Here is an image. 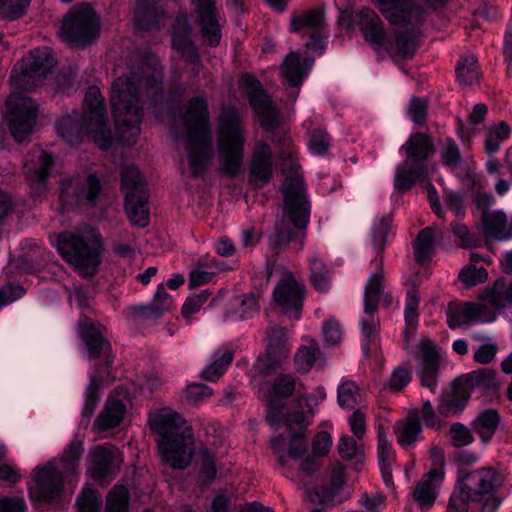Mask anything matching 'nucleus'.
<instances>
[{
  "label": "nucleus",
  "mask_w": 512,
  "mask_h": 512,
  "mask_svg": "<svg viewBox=\"0 0 512 512\" xmlns=\"http://www.w3.org/2000/svg\"><path fill=\"white\" fill-rule=\"evenodd\" d=\"M160 59L149 53L133 61L129 74L117 77L111 88L110 104L116 126L139 127L143 117L142 98L157 101L163 87Z\"/></svg>",
  "instance_id": "obj_1"
},
{
  "label": "nucleus",
  "mask_w": 512,
  "mask_h": 512,
  "mask_svg": "<svg viewBox=\"0 0 512 512\" xmlns=\"http://www.w3.org/2000/svg\"><path fill=\"white\" fill-rule=\"evenodd\" d=\"M280 159L281 171L287 174L281 188L284 196L283 215L277 218L268 243L275 253L282 252L290 243L296 251H301L310 219V202L303 177L299 174L300 165L295 152L292 149L281 150Z\"/></svg>",
  "instance_id": "obj_2"
},
{
  "label": "nucleus",
  "mask_w": 512,
  "mask_h": 512,
  "mask_svg": "<svg viewBox=\"0 0 512 512\" xmlns=\"http://www.w3.org/2000/svg\"><path fill=\"white\" fill-rule=\"evenodd\" d=\"M104 98L97 86H89L83 100V113L75 110L61 117L56 123L57 134L69 145H78L84 136L91 135L98 147L106 151L111 147L112 136L107 122Z\"/></svg>",
  "instance_id": "obj_3"
},
{
  "label": "nucleus",
  "mask_w": 512,
  "mask_h": 512,
  "mask_svg": "<svg viewBox=\"0 0 512 512\" xmlns=\"http://www.w3.org/2000/svg\"><path fill=\"white\" fill-rule=\"evenodd\" d=\"M384 17L400 28L389 39L387 52L394 61L412 58L418 49L422 33L420 26L425 22L427 11L415 0H378Z\"/></svg>",
  "instance_id": "obj_4"
},
{
  "label": "nucleus",
  "mask_w": 512,
  "mask_h": 512,
  "mask_svg": "<svg viewBox=\"0 0 512 512\" xmlns=\"http://www.w3.org/2000/svg\"><path fill=\"white\" fill-rule=\"evenodd\" d=\"M149 424L159 437L158 448L163 460L172 468H186L194 453L191 426L178 412L168 407L150 414Z\"/></svg>",
  "instance_id": "obj_5"
},
{
  "label": "nucleus",
  "mask_w": 512,
  "mask_h": 512,
  "mask_svg": "<svg viewBox=\"0 0 512 512\" xmlns=\"http://www.w3.org/2000/svg\"><path fill=\"white\" fill-rule=\"evenodd\" d=\"M186 128L185 150L191 177L204 176L212 158V137L208 103L205 97L191 98L182 115Z\"/></svg>",
  "instance_id": "obj_6"
},
{
  "label": "nucleus",
  "mask_w": 512,
  "mask_h": 512,
  "mask_svg": "<svg viewBox=\"0 0 512 512\" xmlns=\"http://www.w3.org/2000/svg\"><path fill=\"white\" fill-rule=\"evenodd\" d=\"M219 170L227 177H236L244 162L246 130L240 111L229 104L222 105L217 124Z\"/></svg>",
  "instance_id": "obj_7"
},
{
  "label": "nucleus",
  "mask_w": 512,
  "mask_h": 512,
  "mask_svg": "<svg viewBox=\"0 0 512 512\" xmlns=\"http://www.w3.org/2000/svg\"><path fill=\"white\" fill-rule=\"evenodd\" d=\"M57 250L83 277H93L101 264L103 245L99 233L92 228L58 235Z\"/></svg>",
  "instance_id": "obj_8"
},
{
  "label": "nucleus",
  "mask_w": 512,
  "mask_h": 512,
  "mask_svg": "<svg viewBox=\"0 0 512 512\" xmlns=\"http://www.w3.org/2000/svg\"><path fill=\"white\" fill-rule=\"evenodd\" d=\"M83 452V442L74 439L64 450L59 467H56L54 463H49L35 470V493L39 501L51 502L59 497L63 489V479L77 473ZM30 494L33 497L34 492Z\"/></svg>",
  "instance_id": "obj_9"
},
{
  "label": "nucleus",
  "mask_w": 512,
  "mask_h": 512,
  "mask_svg": "<svg viewBox=\"0 0 512 512\" xmlns=\"http://www.w3.org/2000/svg\"><path fill=\"white\" fill-rule=\"evenodd\" d=\"M406 159L396 169L394 187L404 193L409 191L414 184L424 181L428 176L427 159L435 153L433 138L423 132L412 134L406 143L402 145Z\"/></svg>",
  "instance_id": "obj_10"
},
{
  "label": "nucleus",
  "mask_w": 512,
  "mask_h": 512,
  "mask_svg": "<svg viewBox=\"0 0 512 512\" xmlns=\"http://www.w3.org/2000/svg\"><path fill=\"white\" fill-rule=\"evenodd\" d=\"M101 28V18L95 9L82 2L71 6L63 16L60 36L71 47L84 48L99 38Z\"/></svg>",
  "instance_id": "obj_11"
},
{
  "label": "nucleus",
  "mask_w": 512,
  "mask_h": 512,
  "mask_svg": "<svg viewBox=\"0 0 512 512\" xmlns=\"http://www.w3.org/2000/svg\"><path fill=\"white\" fill-rule=\"evenodd\" d=\"M55 65L56 60L50 49H34L14 66L10 81L19 89L33 90Z\"/></svg>",
  "instance_id": "obj_12"
},
{
  "label": "nucleus",
  "mask_w": 512,
  "mask_h": 512,
  "mask_svg": "<svg viewBox=\"0 0 512 512\" xmlns=\"http://www.w3.org/2000/svg\"><path fill=\"white\" fill-rule=\"evenodd\" d=\"M6 120L11 135L17 142L24 141L32 132L37 117V105L29 97L12 93L6 100Z\"/></svg>",
  "instance_id": "obj_13"
},
{
  "label": "nucleus",
  "mask_w": 512,
  "mask_h": 512,
  "mask_svg": "<svg viewBox=\"0 0 512 512\" xmlns=\"http://www.w3.org/2000/svg\"><path fill=\"white\" fill-rule=\"evenodd\" d=\"M326 26L324 9L314 8L294 12L290 18L289 31L308 38L305 43L307 49L323 50Z\"/></svg>",
  "instance_id": "obj_14"
},
{
  "label": "nucleus",
  "mask_w": 512,
  "mask_h": 512,
  "mask_svg": "<svg viewBox=\"0 0 512 512\" xmlns=\"http://www.w3.org/2000/svg\"><path fill=\"white\" fill-rule=\"evenodd\" d=\"M266 353L260 356L255 370L260 375H269L286 361L290 354L288 331L281 325L270 324L266 330Z\"/></svg>",
  "instance_id": "obj_15"
},
{
  "label": "nucleus",
  "mask_w": 512,
  "mask_h": 512,
  "mask_svg": "<svg viewBox=\"0 0 512 512\" xmlns=\"http://www.w3.org/2000/svg\"><path fill=\"white\" fill-rule=\"evenodd\" d=\"M243 84L249 104L265 132H274L281 125L279 109L263 90L261 82L253 76H245Z\"/></svg>",
  "instance_id": "obj_16"
},
{
  "label": "nucleus",
  "mask_w": 512,
  "mask_h": 512,
  "mask_svg": "<svg viewBox=\"0 0 512 512\" xmlns=\"http://www.w3.org/2000/svg\"><path fill=\"white\" fill-rule=\"evenodd\" d=\"M101 191L100 179L95 174L64 178L61 180L60 200L67 208L77 205L94 206Z\"/></svg>",
  "instance_id": "obj_17"
},
{
  "label": "nucleus",
  "mask_w": 512,
  "mask_h": 512,
  "mask_svg": "<svg viewBox=\"0 0 512 512\" xmlns=\"http://www.w3.org/2000/svg\"><path fill=\"white\" fill-rule=\"evenodd\" d=\"M305 285L293 276L285 273L273 291V298L284 314L298 320L301 317Z\"/></svg>",
  "instance_id": "obj_18"
},
{
  "label": "nucleus",
  "mask_w": 512,
  "mask_h": 512,
  "mask_svg": "<svg viewBox=\"0 0 512 512\" xmlns=\"http://www.w3.org/2000/svg\"><path fill=\"white\" fill-rule=\"evenodd\" d=\"M78 336L83 342L89 359H98L104 357V365L106 367L102 374L110 376L109 368L114 362V355L110 341L104 336L102 330L96 327L88 320L80 321L77 326Z\"/></svg>",
  "instance_id": "obj_19"
},
{
  "label": "nucleus",
  "mask_w": 512,
  "mask_h": 512,
  "mask_svg": "<svg viewBox=\"0 0 512 512\" xmlns=\"http://www.w3.org/2000/svg\"><path fill=\"white\" fill-rule=\"evenodd\" d=\"M118 451L113 446H95L90 450V476L101 484H108L119 470Z\"/></svg>",
  "instance_id": "obj_20"
},
{
  "label": "nucleus",
  "mask_w": 512,
  "mask_h": 512,
  "mask_svg": "<svg viewBox=\"0 0 512 512\" xmlns=\"http://www.w3.org/2000/svg\"><path fill=\"white\" fill-rule=\"evenodd\" d=\"M200 33L205 44L216 47L221 41V24L216 0H192Z\"/></svg>",
  "instance_id": "obj_21"
},
{
  "label": "nucleus",
  "mask_w": 512,
  "mask_h": 512,
  "mask_svg": "<svg viewBox=\"0 0 512 512\" xmlns=\"http://www.w3.org/2000/svg\"><path fill=\"white\" fill-rule=\"evenodd\" d=\"M503 481V475L492 467L480 468L460 476V484L477 501L481 496L490 495Z\"/></svg>",
  "instance_id": "obj_22"
},
{
  "label": "nucleus",
  "mask_w": 512,
  "mask_h": 512,
  "mask_svg": "<svg viewBox=\"0 0 512 512\" xmlns=\"http://www.w3.org/2000/svg\"><path fill=\"white\" fill-rule=\"evenodd\" d=\"M172 47L178 51L185 61L194 65L197 74L200 67V55L192 41V28L184 13H179L172 25Z\"/></svg>",
  "instance_id": "obj_23"
},
{
  "label": "nucleus",
  "mask_w": 512,
  "mask_h": 512,
  "mask_svg": "<svg viewBox=\"0 0 512 512\" xmlns=\"http://www.w3.org/2000/svg\"><path fill=\"white\" fill-rule=\"evenodd\" d=\"M415 358L420 360L418 376L421 386L435 392L438 384L439 355L435 345L428 338L421 339Z\"/></svg>",
  "instance_id": "obj_24"
},
{
  "label": "nucleus",
  "mask_w": 512,
  "mask_h": 512,
  "mask_svg": "<svg viewBox=\"0 0 512 512\" xmlns=\"http://www.w3.org/2000/svg\"><path fill=\"white\" fill-rule=\"evenodd\" d=\"M372 263L375 264L376 270L370 275L364 291V312L371 316L376 313L380 301L384 307H389L393 302L392 295L384 292L382 257L374 259Z\"/></svg>",
  "instance_id": "obj_25"
},
{
  "label": "nucleus",
  "mask_w": 512,
  "mask_h": 512,
  "mask_svg": "<svg viewBox=\"0 0 512 512\" xmlns=\"http://www.w3.org/2000/svg\"><path fill=\"white\" fill-rule=\"evenodd\" d=\"M273 178L272 151L270 146L258 141L255 144L249 166L248 183L254 188H262Z\"/></svg>",
  "instance_id": "obj_26"
},
{
  "label": "nucleus",
  "mask_w": 512,
  "mask_h": 512,
  "mask_svg": "<svg viewBox=\"0 0 512 512\" xmlns=\"http://www.w3.org/2000/svg\"><path fill=\"white\" fill-rule=\"evenodd\" d=\"M53 160L41 147H32L24 157L23 169L27 181L37 189L45 187Z\"/></svg>",
  "instance_id": "obj_27"
},
{
  "label": "nucleus",
  "mask_w": 512,
  "mask_h": 512,
  "mask_svg": "<svg viewBox=\"0 0 512 512\" xmlns=\"http://www.w3.org/2000/svg\"><path fill=\"white\" fill-rule=\"evenodd\" d=\"M360 30L372 48L377 51H385L386 47L390 48L389 37L382 26L380 17L369 8H364L360 11Z\"/></svg>",
  "instance_id": "obj_28"
},
{
  "label": "nucleus",
  "mask_w": 512,
  "mask_h": 512,
  "mask_svg": "<svg viewBox=\"0 0 512 512\" xmlns=\"http://www.w3.org/2000/svg\"><path fill=\"white\" fill-rule=\"evenodd\" d=\"M443 477L444 472L441 468H433L424 474L416 484L413 491V500L422 511L429 510L433 506Z\"/></svg>",
  "instance_id": "obj_29"
},
{
  "label": "nucleus",
  "mask_w": 512,
  "mask_h": 512,
  "mask_svg": "<svg viewBox=\"0 0 512 512\" xmlns=\"http://www.w3.org/2000/svg\"><path fill=\"white\" fill-rule=\"evenodd\" d=\"M470 392L460 378H457L450 389L443 392L439 398L437 412L441 417L460 414L466 406Z\"/></svg>",
  "instance_id": "obj_30"
},
{
  "label": "nucleus",
  "mask_w": 512,
  "mask_h": 512,
  "mask_svg": "<svg viewBox=\"0 0 512 512\" xmlns=\"http://www.w3.org/2000/svg\"><path fill=\"white\" fill-rule=\"evenodd\" d=\"M159 0H137L134 10L135 27L141 31H149L158 27L164 17V10L158 5Z\"/></svg>",
  "instance_id": "obj_31"
},
{
  "label": "nucleus",
  "mask_w": 512,
  "mask_h": 512,
  "mask_svg": "<svg viewBox=\"0 0 512 512\" xmlns=\"http://www.w3.org/2000/svg\"><path fill=\"white\" fill-rule=\"evenodd\" d=\"M173 300L171 296L165 291L163 284H159L153 300L148 305L135 306L133 311L135 315L141 320H157L163 314L172 309Z\"/></svg>",
  "instance_id": "obj_32"
},
{
  "label": "nucleus",
  "mask_w": 512,
  "mask_h": 512,
  "mask_svg": "<svg viewBox=\"0 0 512 512\" xmlns=\"http://www.w3.org/2000/svg\"><path fill=\"white\" fill-rule=\"evenodd\" d=\"M149 194L130 195L124 197V209L128 219L134 226L145 228L150 222Z\"/></svg>",
  "instance_id": "obj_33"
},
{
  "label": "nucleus",
  "mask_w": 512,
  "mask_h": 512,
  "mask_svg": "<svg viewBox=\"0 0 512 512\" xmlns=\"http://www.w3.org/2000/svg\"><path fill=\"white\" fill-rule=\"evenodd\" d=\"M397 442L402 447H408L421 438L422 426L417 411L398 421L394 427Z\"/></svg>",
  "instance_id": "obj_34"
},
{
  "label": "nucleus",
  "mask_w": 512,
  "mask_h": 512,
  "mask_svg": "<svg viewBox=\"0 0 512 512\" xmlns=\"http://www.w3.org/2000/svg\"><path fill=\"white\" fill-rule=\"evenodd\" d=\"M482 302L489 303L495 309H503L512 305V292H510V282L499 278L494 281L492 286H487L478 296Z\"/></svg>",
  "instance_id": "obj_35"
},
{
  "label": "nucleus",
  "mask_w": 512,
  "mask_h": 512,
  "mask_svg": "<svg viewBox=\"0 0 512 512\" xmlns=\"http://www.w3.org/2000/svg\"><path fill=\"white\" fill-rule=\"evenodd\" d=\"M500 414L497 410L489 408L481 411L471 422L473 432H475L480 440L489 443L500 423Z\"/></svg>",
  "instance_id": "obj_36"
},
{
  "label": "nucleus",
  "mask_w": 512,
  "mask_h": 512,
  "mask_svg": "<svg viewBox=\"0 0 512 512\" xmlns=\"http://www.w3.org/2000/svg\"><path fill=\"white\" fill-rule=\"evenodd\" d=\"M483 232L499 241L512 239V223L502 211H495L482 217Z\"/></svg>",
  "instance_id": "obj_37"
},
{
  "label": "nucleus",
  "mask_w": 512,
  "mask_h": 512,
  "mask_svg": "<svg viewBox=\"0 0 512 512\" xmlns=\"http://www.w3.org/2000/svg\"><path fill=\"white\" fill-rule=\"evenodd\" d=\"M125 411L126 407L121 400L109 398L94 422L95 429L102 432L118 426L123 420Z\"/></svg>",
  "instance_id": "obj_38"
},
{
  "label": "nucleus",
  "mask_w": 512,
  "mask_h": 512,
  "mask_svg": "<svg viewBox=\"0 0 512 512\" xmlns=\"http://www.w3.org/2000/svg\"><path fill=\"white\" fill-rule=\"evenodd\" d=\"M459 378L470 393L473 389L495 390L499 386L496 372L489 368H480Z\"/></svg>",
  "instance_id": "obj_39"
},
{
  "label": "nucleus",
  "mask_w": 512,
  "mask_h": 512,
  "mask_svg": "<svg viewBox=\"0 0 512 512\" xmlns=\"http://www.w3.org/2000/svg\"><path fill=\"white\" fill-rule=\"evenodd\" d=\"M120 181L124 197L130 195V192L136 196L148 194L147 185L143 175L140 173L138 168L133 165L126 166L121 170Z\"/></svg>",
  "instance_id": "obj_40"
},
{
  "label": "nucleus",
  "mask_w": 512,
  "mask_h": 512,
  "mask_svg": "<svg viewBox=\"0 0 512 512\" xmlns=\"http://www.w3.org/2000/svg\"><path fill=\"white\" fill-rule=\"evenodd\" d=\"M420 302V296L418 289L415 284L411 286L410 289H408L406 293V303H405V324H406V330L404 332V344L403 348L407 349L409 340L408 336L410 333H413L415 331V326L418 321L419 313H418V306Z\"/></svg>",
  "instance_id": "obj_41"
},
{
  "label": "nucleus",
  "mask_w": 512,
  "mask_h": 512,
  "mask_svg": "<svg viewBox=\"0 0 512 512\" xmlns=\"http://www.w3.org/2000/svg\"><path fill=\"white\" fill-rule=\"evenodd\" d=\"M306 72L298 52L289 53L281 64L282 76L292 87H299L302 84Z\"/></svg>",
  "instance_id": "obj_42"
},
{
  "label": "nucleus",
  "mask_w": 512,
  "mask_h": 512,
  "mask_svg": "<svg viewBox=\"0 0 512 512\" xmlns=\"http://www.w3.org/2000/svg\"><path fill=\"white\" fill-rule=\"evenodd\" d=\"M308 262L312 285L320 292L327 291L329 287L330 276L326 263L316 252L309 256Z\"/></svg>",
  "instance_id": "obj_43"
},
{
  "label": "nucleus",
  "mask_w": 512,
  "mask_h": 512,
  "mask_svg": "<svg viewBox=\"0 0 512 512\" xmlns=\"http://www.w3.org/2000/svg\"><path fill=\"white\" fill-rule=\"evenodd\" d=\"M96 370L99 375L98 376L93 375L90 377L89 385L85 391V403H84L82 414H83V417H86V418H90L93 415V413L96 409V406L99 402V399H100L99 393H98L100 386H101L102 382L105 380V377L102 374L100 365L96 366Z\"/></svg>",
  "instance_id": "obj_44"
},
{
  "label": "nucleus",
  "mask_w": 512,
  "mask_h": 512,
  "mask_svg": "<svg viewBox=\"0 0 512 512\" xmlns=\"http://www.w3.org/2000/svg\"><path fill=\"white\" fill-rule=\"evenodd\" d=\"M435 246L434 231L431 227L422 229L413 242L414 256L417 262L424 263L429 259Z\"/></svg>",
  "instance_id": "obj_45"
},
{
  "label": "nucleus",
  "mask_w": 512,
  "mask_h": 512,
  "mask_svg": "<svg viewBox=\"0 0 512 512\" xmlns=\"http://www.w3.org/2000/svg\"><path fill=\"white\" fill-rule=\"evenodd\" d=\"M456 77L462 86H471L478 82L477 59L473 55L460 58L456 65Z\"/></svg>",
  "instance_id": "obj_46"
},
{
  "label": "nucleus",
  "mask_w": 512,
  "mask_h": 512,
  "mask_svg": "<svg viewBox=\"0 0 512 512\" xmlns=\"http://www.w3.org/2000/svg\"><path fill=\"white\" fill-rule=\"evenodd\" d=\"M297 379L291 374L281 373L274 378L268 397L275 399H287L291 397L296 390Z\"/></svg>",
  "instance_id": "obj_47"
},
{
  "label": "nucleus",
  "mask_w": 512,
  "mask_h": 512,
  "mask_svg": "<svg viewBox=\"0 0 512 512\" xmlns=\"http://www.w3.org/2000/svg\"><path fill=\"white\" fill-rule=\"evenodd\" d=\"M510 127L505 121L491 127L485 137L484 149L487 154H494L500 149V144L510 136Z\"/></svg>",
  "instance_id": "obj_48"
},
{
  "label": "nucleus",
  "mask_w": 512,
  "mask_h": 512,
  "mask_svg": "<svg viewBox=\"0 0 512 512\" xmlns=\"http://www.w3.org/2000/svg\"><path fill=\"white\" fill-rule=\"evenodd\" d=\"M130 493L123 485H116L107 495L105 512H128Z\"/></svg>",
  "instance_id": "obj_49"
},
{
  "label": "nucleus",
  "mask_w": 512,
  "mask_h": 512,
  "mask_svg": "<svg viewBox=\"0 0 512 512\" xmlns=\"http://www.w3.org/2000/svg\"><path fill=\"white\" fill-rule=\"evenodd\" d=\"M233 361V352L225 350L219 357L209 364L201 373L203 379L207 381H216L219 379Z\"/></svg>",
  "instance_id": "obj_50"
},
{
  "label": "nucleus",
  "mask_w": 512,
  "mask_h": 512,
  "mask_svg": "<svg viewBox=\"0 0 512 512\" xmlns=\"http://www.w3.org/2000/svg\"><path fill=\"white\" fill-rule=\"evenodd\" d=\"M319 354L320 349L315 344L311 346H301L294 356L296 370L300 373L309 372Z\"/></svg>",
  "instance_id": "obj_51"
},
{
  "label": "nucleus",
  "mask_w": 512,
  "mask_h": 512,
  "mask_svg": "<svg viewBox=\"0 0 512 512\" xmlns=\"http://www.w3.org/2000/svg\"><path fill=\"white\" fill-rule=\"evenodd\" d=\"M462 156L456 141L446 137L440 148V162L449 169H455L461 163Z\"/></svg>",
  "instance_id": "obj_52"
},
{
  "label": "nucleus",
  "mask_w": 512,
  "mask_h": 512,
  "mask_svg": "<svg viewBox=\"0 0 512 512\" xmlns=\"http://www.w3.org/2000/svg\"><path fill=\"white\" fill-rule=\"evenodd\" d=\"M360 398V389L353 381H345L339 386L338 403L341 407L353 409Z\"/></svg>",
  "instance_id": "obj_53"
},
{
  "label": "nucleus",
  "mask_w": 512,
  "mask_h": 512,
  "mask_svg": "<svg viewBox=\"0 0 512 512\" xmlns=\"http://www.w3.org/2000/svg\"><path fill=\"white\" fill-rule=\"evenodd\" d=\"M472 428L460 422L453 423L448 431L451 445L455 448H462L470 445L474 441Z\"/></svg>",
  "instance_id": "obj_54"
},
{
  "label": "nucleus",
  "mask_w": 512,
  "mask_h": 512,
  "mask_svg": "<svg viewBox=\"0 0 512 512\" xmlns=\"http://www.w3.org/2000/svg\"><path fill=\"white\" fill-rule=\"evenodd\" d=\"M450 226L453 234L460 240L462 248L468 249L481 246L480 237L472 233L465 224L454 221Z\"/></svg>",
  "instance_id": "obj_55"
},
{
  "label": "nucleus",
  "mask_w": 512,
  "mask_h": 512,
  "mask_svg": "<svg viewBox=\"0 0 512 512\" xmlns=\"http://www.w3.org/2000/svg\"><path fill=\"white\" fill-rule=\"evenodd\" d=\"M459 280L467 287H474L488 279V271L474 264L466 265L459 273Z\"/></svg>",
  "instance_id": "obj_56"
},
{
  "label": "nucleus",
  "mask_w": 512,
  "mask_h": 512,
  "mask_svg": "<svg viewBox=\"0 0 512 512\" xmlns=\"http://www.w3.org/2000/svg\"><path fill=\"white\" fill-rule=\"evenodd\" d=\"M460 484L450 496L447 506V512H468L469 502L477 501L470 493Z\"/></svg>",
  "instance_id": "obj_57"
},
{
  "label": "nucleus",
  "mask_w": 512,
  "mask_h": 512,
  "mask_svg": "<svg viewBox=\"0 0 512 512\" xmlns=\"http://www.w3.org/2000/svg\"><path fill=\"white\" fill-rule=\"evenodd\" d=\"M412 371L410 363L395 368L389 379V388L395 392H401L411 382Z\"/></svg>",
  "instance_id": "obj_58"
},
{
  "label": "nucleus",
  "mask_w": 512,
  "mask_h": 512,
  "mask_svg": "<svg viewBox=\"0 0 512 512\" xmlns=\"http://www.w3.org/2000/svg\"><path fill=\"white\" fill-rule=\"evenodd\" d=\"M30 0H0V18L15 20L25 13Z\"/></svg>",
  "instance_id": "obj_59"
},
{
  "label": "nucleus",
  "mask_w": 512,
  "mask_h": 512,
  "mask_svg": "<svg viewBox=\"0 0 512 512\" xmlns=\"http://www.w3.org/2000/svg\"><path fill=\"white\" fill-rule=\"evenodd\" d=\"M331 138L325 129L317 128L310 133L309 148L313 154L325 155L330 147Z\"/></svg>",
  "instance_id": "obj_60"
},
{
  "label": "nucleus",
  "mask_w": 512,
  "mask_h": 512,
  "mask_svg": "<svg viewBox=\"0 0 512 512\" xmlns=\"http://www.w3.org/2000/svg\"><path fill=\"white\" fill-rule=\"evenodd\" d=\"M392 219L390 216H383L373 229V245L380 253L375 259L383 258V250L386 245V238L391 228Z\"/></svg>",
  "instance_id": "obj_61"
},
{
  "label": "nucleus",
  "mask_w": 512,
  "mask_h": 512,
  "mask_svg": "<svg viewBox=\"0 0 512 512\" xmlns=\"http://www.w3.org/2000/svg\"><path fill=\"white\" fill-rule=\"evenodd\" d=\"M212 394L213 391L209 386L199 383H191L187 385L184 391L185 398L191 405H198Z\"/></svg>",
  "instance_id": "obj_62"
},
{
  "label": "nucleus",
  "mask_w": 512,
  "mask_h": 512,
  "mask_svg": "<svg viewBox=\"0 0 512 512\" xmlns=\"http://www.w3.org/2000/svg\"><path fill=\"white\" fill-rule=\"evenodd\" d=\"M210 296V292L208 290H203L197 295H193L188 297L184 302L181 314L185 319H190L191 316L202 308V306L207 302Z\"/></svg>",
  "instance_id": "obj_63"
},
{
  "label": "nucleus",
  "mask_w": 512,
  "mask_h": 512,
  "mask_svg": "<svg viewBox=\"0 0 512 512\" xmlns=\"http://www.w3.org/2000/svg\"><path fill=\"white\" fill-rule=\"evenodd\" d=\"M80 512H99L101 505L99 496L91 488H85L77 498Z\"/></svg>",
  "instance_id": "obj_64"
}]
</instances>
